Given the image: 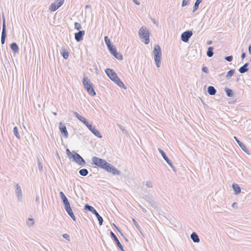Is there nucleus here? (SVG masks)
<instances>
[{
    "label": "nucleus",
    "mask_w": 251,
    "mask_h": 251,
    "mask_svg": "<svg viewBox=\"0 0 251 251\" xmlns=\"http://www.w3.org/2000/svg\"><path fill=\"white\" fill-rule=\"evenodd\" d=\"M92 161L96 166L103 169L108 172L111 173L113 175L120 174L119 171L111 166V164H109L105 160L94 156L92 158Z\"/></svg>",
    "instance_id": "1"
},
{
    "label": "nucleus",
    "mask_w": 251,
    "mask_h": 251,
    "mask_svg": "<svg viewBox=\"0 0 251 251\" xmlns=\"http://www.w3.org/2000/svg\"><path fill=\"white\" fill-rule=\"evenodd\" d=\"M105 73L108 77L114 82H115L119 86L126 89V87L122 81L117 76L116 73L114 72L112 69H107L105 70Z\"/></svg>",
    "instance_id": "2"
},
{
    "label": "nucleus",
    "mask_w": 251,
    "mask_h": 251,
    "mask_svg": "<svg viewBox=\"0 0 251 251\" xmlns=\"http://www.w3.org/2000/svg\"><path fill=\"white\" fill-rule=\"evenodd\" d=\"M82 83L87 92L90 95L94 96L96 95V93L93 87V84L88 77H84Z\"/></svg>",
    "instance_id": "3"
},
{
    "label": "nucleus",
    "mask_w": 251,
    "mask_h": 251,
    "mask_svg": "<svg viewBox=\"0 0 251 251\" xmlns=\"http://www.w3.org/2000/svg\"><path fill=\"white\" fill-rule=\"evenodd\" d=\"M153 53L155 63L157 67H159L160 64L161 57V48L159 45H157L154 46L153 50Z\"/></svg>",
    "instance_id": "4"
},
{
    "label": "nucleus",
    "mask_w": 251,
    "mask_h": 251,
    "mask_svg": "<svg viewBox=\"0 0 251 251\" xmlns=\"http://www.w3.org/2000/svg\"><path fill=\"white\" fill-rule=\"evenodd\" d=\"M139 34L140 37L143 39L144 42L146 44H148L150 42V33L149 31L146 29V27H141L139 31Z\"/></svg>",
    "instance_id": "5"
},
{
    "label": "nucleus",
    "mask_w": 251,
    "mask_h": 251,
    "mask_svg": "<svg viewBox=\"0 0 251 251\" xmlns=\"http://www.w3.org/2000/svg\"><path fill=\"white\" fill-rule=\"evenodd\" d=\"M64 0H57L56 2L52 3L50 6V11H55L64 3Z\"/></svg>",
    "instance_id": "6"
},
{
    "label": "nucleus",
    "mask_w": 251,
    "mask_h": 251,
    "mask_svg": "<svg viewBox=\"0 0 251 251\" xmlns=\"http://www.w3.org/2000/svg\"><path fill=\"white\" fill-rule=\"evenodd\" d=\"M79 165H82L85 164L84 159L77 153L74 152L72 154V157Z\"/></svg>",
    "instance_id": "7"
},
{
    "label": "nucleus",
    "mask_w": 251,
    "mask_h": 251,
    "mask_svg": "<svg viewBox=\"0 0 251 251\" xmlns=\"http://www.w3.org/2000/svg\"><path fill=\"white\" fill-rule=\"evenodd\" d=\"M59 128L61 134L66 138L68 137V132L66 126L61 122L59 124Z\"/></svg>",
    "instance_id": "8"
},
{
    "label": "nucleus",
    "mask_w": 251,
    "mask_h": 251,
    "mask_svg": "<svg viewBox=\"0 0 251 251\" xmlns=\"http://www.w3.org/2000/svg\"><path fill=\"white\" fill-rule=\"evenodd\" d=\"M192 34L193 33L191 31H185L181 34V40L184 42H187Z\"/></svg>",
    "instance_id": "9"
},
{
    "label": "nucleus",
    "mask_w": 251,
    "mask_h": 251,
    "mask_svg": "<svg viewBox=\"0 0 251 251\" xmlns=\"http://www.w3.org/2000/svg\"><path fill=\"white\" fill-rule=\"evenodd\" d=\"M65 209L68 214L71 216V217L75 221V217L73 213V210L71 207L70 203L65 205Z\"/></svg>",
    "instance_id": "10"
},
{
    "label": "nucleus",
    "mask_w": 251,
    "mask_h": 251,
    "mask_svg": "<svg viewBox=\"0 0 251 251\" xmlns=\"http://www.w3.org/2000/svg\"><path fill=\"white\" fill-rule=\"evenodd\" d=\"M6 37V26L5 24V22H3V27H2V31L1 34V42L2 44H3L5 42Z\"/></svg>",
    "instance_id": "11"
},
{
    "label": "nucleus",
    "mask_w": 251,
    "mask_h": 251,
    "mask_svg": "<svg viewBox=\"0 0 251 251\" xmlns=\"http://www.w3.org/2000/svg\"><path fill=\"white\" fill-rule=\"evenodd\" d=\"M84 31H79L78 32L76 33L75 34V40L78 42L81 41L82 39L83 36H84Z\"/></svg>",
    "instance_id": "12"
},
{
    "label": "nucleus",
    "mask_w": 251,
    "mask_h": 251,
    "mask_svg": "<svg viewBox=\"0 0 251 251\" xmlns=\"http://www.w3.org/2000/svg\"><path fill=\"white\" fill-rule=\"evenodd\" d=\"M108 48L109 50H110V52H111V53L113 54L115 56V57H116L117 58H122L121 55H119V56L118 55V54L117 53L116 49L115 48H114L112 45L108 46Z\"/></svg>",
    "instance_id": "13"
},
{
    "label": "nucleus",
    "mask_w": 251,
    "mask_h": 251,
    "mask_svg": "<svg viewBox=\"0 0 251 251\" xmlns=\"http://www.w3.org/2000/svg\"><path fill=\"white\" fill-rule=\"evenodd\" d=\"M111 235L112 237L114 239L115 241H116L117 246L122 250H123V246L120 243L119 240L117 238V237L116 236V235L114 234V233L112 232H111Z\"/></svg>",
    "instance_id": "14"
},
{
    "label": "nucleus",
    "mask_w": 251,
    "mask_h": 251,
    "mask_svg": "<svg viewBox=\"0 0 251 251\" xmlns=\"http://www.w3.org/2000/svg\"><path fill=\"white\" fill-rule=\"evenodd\" d=\"M232 188L234 191L236 195L239 194L241 192V189L239 185L237 184L234 183L232 184Z\"/></svg>",
    "instance_id": "15"
},
{
    "label": "nucleus",
    "mask_w": 251,
    "mask_h": 251,
    "mask_svg": "<svg viewBox=\"0 0 251 251\" xmlns=\"http://www.w3.org/2000/svg\"><path fill=\"white\" fill-rule=\"evenodd\" d=\"M60 197L63 201L65 205L70 203L69 201H68L67 198H66V197L65 196V195L64 194V193L62 192H60Z\"/></svg>",
    "instance_id": "16"
},
{
    "label": "nucleus",
    "mask_w": 251,
    "mask_h": 251,
    "mask_svg": "<svg viewBox=\"0 0 251 251\" xmlns=\"http://www.w3.org/2000/svg\"><path fill=\"white\" fill-rule=\"evenodd\" d=\"M61 54L63 58L65 59H68L69 56V52L64 48L62 49Z\"/></svg>",
    "instance_id": "17"
},
{
    "label": "nucleus",
    "mask_w": 251,
    "mask_h": 251,
    "mask_svg": "<svg viewBox=\"0 0 251 251\" xmlns=\"http://www.w3.org/2000/svg\"><path fill=\"white\" fill-rule=\"evenodd\" d=\"M10 48L11 50L14 52H18L19 50V48L18 45L15 43H13L10 45Z\"/></svg>",
    "instance_id": "18"
},
{
    "label": "nucleus",
    "mask_w": 251,
    "mask_h": 251,
    "mask_svg": "<svg viewBox=\"0 0 251 251\" xmlns=\"http://www.w3.org/2000/svg\"><path fill=\"white\" fill-rule=\"evenodd\" d=\"M191 239L193 240L194 242H199L200 241L199 238L197 234L195 232H193L191 235Z\"/></svg>",
    "instance_id": "19"
},
{
    "label": "nucleus",
    "mask_w": 251,
    "mask_h": 251,
    "mask_svg": "<svg viewBox=\"0 0 251 251\" xmlns=\"http://www.w3.org/2000/svg\"><path fill=\"white\" fill-rule=\"evenodd\" d=\"M208 92L211 95H214L216 94V91L214 87L209 86L208 88Z\"/></svg>",
    "instance_id": "20"
},
{
    "label": "nucleus",
    "mask_w": 251,
    "mask_h": 251,
    "mask_svg": "<svg viewBox=\"0 0 251 251\" xmlns=\"http://www.w3.org/2000/svg\"><path fill=\"white\" fill-rule=\"evenodd\" d=\"M159 151L161 153V154L162 156H163V157L164 158V159L167 161V162L168 164H169L170 165L171 163L170 162L169 159L168 157L166 156L165 152L161 149H159Z\"/></svg>",
    "instance_id": "21"
},
{
    "label": "nucleus",
    "mask_w": 251,
    "mask_h": 251,
    "mask_svg": "<svg viewBox=\"0 0 251 251\" xmlns=\"http://www.w3.org/2000/svg\"><path fill=\"white\" fill-rule=\"evenodd\" d=\"M75 116L82 123L85 124L86 123L87 120L85 119V118L83 117L82 116L79 115V114L77 112H75Z\"/></svg>",
    "instance_id": "22"
},
{
    "label": "nucleus",
    "mask_w": 251,
    "mask_h": 251,
    "mask_svg": "<svg viewBox=\"0 0 251 251\" xmlns=\"http://www.w3.org/2000/svg\"><path fill=\"white\" fill-rule=\"evenodd\" d=\"M93 213L96 215V217H97L98 221L99 222V224L100 225H101L103 222L102 217L99 214V213L97 212L96 210H95Z\"/></svg>",
    "instance_id": "23"
},
{
    "label": "nucleus",
    "mask_w": 251,
    "mask_h": 251,
    "mask_svg": "<svg viewBox=\"0 0 251 251\" xmlns=\"http://www.w3.org/2000/svg\"><path fill=\"white\" fill-rule=\"evenodd\" d=\"M238 145L244 151H245L246 152L248 151V149L245 144H244L240 141H238Z\"/></svg>",
    "instance_id": "24"
},
{
    "label": "nucleus",
    "mask_w": 251,
    "mask_h": 251,
    "mask_svg": "<svg viewBox=\"0 0 251 251\" xmlns=\"http://www.w3.org/2000/svg\"><path fill=\"white\" fill-rule=\"evenodd\" d=\"M213 48L211 47H209L208 49V50L207 51V55L208 56L211 57L213 55Z\"/></svg>",
    "instance_id": "25"
},
{
    "label": "nucleus",
    "mask_w": 251,
    "mask_h": 251,
    "mask_svg": "<svg viewBox=\"0 0 251 251\" xmlns=\"http://www.w3.org/2000/svg\"><path fill=\"white\" fill-rule=\"evenodd\" d=\"M91 131L97 137L100 138L101 137L100 132L95 128H93L92 130H91Z\"/></svg>",
    "instance_id": "26"
},
{
    "label": "nucleus",
    "mask_w": 251,
    "mask_h": 251,
    "mask_svg": "<svg viewBox=\"0 0 251 251\" xmlns=\"http://www.w3.org/2000/svg\"><path fill=\"white\" fill-rule=\"evenodd\" d=\"M247 64L244 65L239 69V72L240 73H244L247 71L248 69L246 68Z\"/></svg>",
    "instance_id": "27"
},
{
    "label": "nucleus",
    "mask_w": 251,
    "mask_h": 251,
    "mask_svg": "<svg viewBox=\"0 0 251 251\" xmlns=\"http://www.w3.org/2000/svg\"><path fill=\"white\" fill-rule=\"evenodd\" d=\"M79 174L83 176H86L88 174V171L85 169H82L79 171Z\"/></svg>",
    "instance_id": "28"
},
{
    "label": "nucleus",
    "mask_w": 251,
    "mask_h": 251,
    "mask_svg": "<svg viewBox=\"0 0 251 251\" xmlns=\"http://www.w3.org/2000/svg\"><path fill=\"white\" fill-rule=\"evenodd\" d=\"M226 94L227 95V96L228 97H232L233 96V93H232V91L231 90L228 89V88H226Z\"/></svg>",
    "instance_id": "29"
},
{
    "label": "nucleus",
    "mask_w": 251,
    "mask_h": 251,
    "mask_svg": "<svg viewBox=\"0 0 251 251\" xmlns=\"http://www.w3.org/2000/svg\"><path fill=\"white\" fill-rule=\"evenodd\" d=\"M85 208L86 209H88L89 210L91 211L93 213L96 210L92 206H89L88 205H86L85 206Z\"/></svg>",
    "instance_id": "30"
},
{
    "label": "nucleus",
    "mask_w": 251,
    "mask_h": 251,
    "mask_svg": "<svg viewBox=\"0 0 251 251\" xmlns=\"http://www.w3.org/2000/svg\"><path fill=\"white\" fill-rule=\"evenodd\" d=\"M104 40L106 45H107V47L111 45L110 43V41L107 36H105L104 37Z\"/></svg>",
    "instance_id": "31"
},
{
    "label": "nucleus",
    "mask_w": 251,
    "mask_h": 251,
    "mask_svg": "<svg viewBox=\"0 0 251 251\" xmlns=\"http://www.w3.org/2000/svg\"><path fill=\"white\" fill-rule=\"evenodd\" d=\"M201 2V0H197L195 3V5H194V8H195V10H197L198 6H199V5L200 4V3Z\"/></svg>",
    "instance_id": "32"
},
{
    "label": "nucleus",
    "mask_w": 251,
    "mask_h": 251,
    "mask_svg": "<svg viewBox=\"0 0 251 251\" xmlns=\"http://www.w3.org/2000/svg\"><path fill=\"white\" fill-rule=\"evenodd\" d=\"M75 27L77 30H79L81 28V25L79 23L76 22L75 23Z\"/></svg>",
    "instance_id": "33"
},
{
    "label": "nucleus",
    "mask_w": 251,
    "mask_h": 251,
    "mask_svg": "<svg viewBox=\"0 0 251 251\" xmlns=\"http://www.w3.org/2000/svg\"><path fill=\"white\" fill-rule=\"evenodd\" d=\"M14 134L17 137H19V132H18V128L16 126L14 128Z\"/></svg>",
    "instance_id": "34"
},
{
    "label": "nucleus",
    "mask_w": 251,
    "mask_h": 251,
    "mask_svg": "<svg viewBox=\"0 0 251 251\" xmlns=\"http://www.w3.org/2000/svg\"><path fill=\"white\" fill-rule=\"evenodd\" d=\"M234 73V71L233 70H231L227 72L226 76L227 77L231 76L232 75H233Z\"/></svg>",
    "instance_id": "35"
},
{
    "label": "nucleus",
    "mask_w": 251,
    "mask_h": 251,
    "mask_svg": "<svg viewBox=\"0 0 251 251\" xmlns=\"http://www.w3.org/2000/svg\"><path fill=\"white\" fill-rule=\"evenodd\" d=\"M84 124L90 130H92L93 128H94V127H93L91 125L89 124L87 121H86V123H85Z\"/></svg>",
    "instance_id": "36"
},
{
    "label": "nucleus",
    "mask_w": 251,
    "mask_h": 251,
    "mask_svg": "<svg viewBox=\"0 0 251 251\" xmlns=\"http://www.w3.org/2000/svg\"><path fill=\"white\" fill-rule=\"evenodd\" d=\"M28 222H27V224L29 226H32L34 225L33 220L31 218H29L28 220Z\"/></svg>",
    "instance_id": "37"
},
{
    "label": "nucleus",
    "mask_w": 251,
    "mask_h": 251,
    "mask_svg": "<svg viewBox=\"0 0 251 251\" xmlns=\"http://www.w3.org/2000/svg\"><path fill=\"white\" fill-rule=\"evenodd\" d=\"M232 59L233 58L232 56H229L226 57V59L229 62L231 61L232 60Z\"/></svg>",
    "instance_id": "38"
},
{
    "label": "nucleus",
    "mask_w": 251,
    "mask_h": 251,
    "mask_svg": "<svg viewBox=\"0 0 251 251\" xmlns=\"http://www.w3.org/2000/svg\"><path fill=\"white\" fill-rule=\"evenodd\" d=\"M63 237L64 238L66 239L67 240H68L69 241L70 240V237H69V235L68 234H64L63 235Z\"/></svg>",
    "instance_id": "39"
},
{
    "label": "nucleus",
    "mask_w": 251,
    "mask_h": 251,
    "mask_svg": "<svg viewBox=\"0 0 251 251\" xmlns=\"http://www.w3.org/2000/svg\"><path fill=\"white\" fill-rule=\"evenodd\" d=\"M132 221H133V223H134V225H135L136 227H139V225H138V224L137 222L135 221V220L134 219H132Z\"/></svg>",
    "instance_id": "40"
},
{
    "label": "nucleus",
    "mask_w": 251,
    "mask_h": 251,
    "mask_svg": "<svg viewBox=\"0 0 251 251\" xmlns=\"http://www.w3.org/2000/svg\"><path fill=\"white\" fill-rule=\"evenodd\" d=\"M67 153L69 157H72V154L73 153H72L70 152V151H69V150H68V149H67Z\"/></svg>",
    "instance_id": "41"
},
{
    "label": "nucleus",
    "mask_w": 251,
    "mask_h": 251,
    "mask_svg": "<svg viewBox=\"0 0 251 251\" xmlns=\"http://www.w3.org/2000/svg\"><path fill=\"white\" fill-rule=\"evenodd\" d=\"M202 70L203 72H205V73H207L208 72V69L206 68V67H203L202 68Z\"/></svg>",
    "instance_id": "42"
},
{
    "label": "nucleus",
    "mask_w": 251,
    "mask_h": 251,
    "mask_svg": "<svg viewBox=\"0 0 251 251\" xmlns=\"http://www.w3.org/2000/svg\"><path fill=\"white\" fill-rule=\"evenodd\" d=\"M146 185L147 186H148V187H150L151 186V182H147V183H146Z\"/></svg>",
    "instance_id": "43"
},
{
    "label": "nucleus",
    "mask_w": 251,
    "mask_h": 251,
    "mask_svg": "<svg viewBox=\"0 0 251 251\" xmlns=\"http://www.w3.org/2000/svg\"><path fill=\"white\" fill-rule=\"evenodd\" d=\"M245 56H246L245 53V52L242 53V55H241L242 58L243 59L245 57Z\"/></svg>",
    "instance_id": "44"
},
{
    "label": "nucleus",
    "mask_w": 251,
    "mask_h": 251,
    "mask_svg": "<svg viewBox=\"0 0 251 251\" xmlns=\"http://www.w3.org/2000/svg\"><path fill=\"white\" fill-rule=\"evenodd\" d=\"M234 138L235 139L236 141L237 142V143L238 144V141H240L236 137L234 136Z\"/></svg>",
    "instance_id": "45"
},
{
    "label": "nucleus",
    "mask_w": 251,
    "mask_h": 251,
    "mask_svg": "<svg viewBox=\"0 0 251 251\" xmlns=\"http://www.w3.org/2000/svg\"><path fill=\"white\" fill-rule=\"evenodd\" d=\"M249 50L250 53L251 54V46L249 47Z\"/></svg>",
    "instance_id": "46"
},
{
    "label": "nucleus",
    "mask_w": 251,
    "mask_h": 251,
    "mask_svg": "<svg viewBox=\"0 0 251 251\" xmlns=\"http://www.w3.org/2000/svg\"><path fill=\"white\" fill-rule=\"evenodd\" d=\"M134 2H135V3H136V4H139V3L137 2V1H135V0H134Z\"/></svg>",
    "instance_id": "47"
},
{
    "label": "nucleus",
    "mask_w": 251,
    "mask_h": 251,
    "mask_svg": "<svg viewBox=\"0 0 251 251\" xmlns=\"http://www.w3.org/2000/svg\"><path fill=\"white\" fill-rule=\"evenodd\" d=\"M54 115H56V113H54Z\"/></svg>",
    "instance_id": "48"
}]
</instances>
